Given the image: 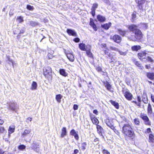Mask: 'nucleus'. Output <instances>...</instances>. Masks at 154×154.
Segmentation results:
<instances>
[{
  "label": "nucleus",
  "instance_id": "obj_50",
  "mask_svg": "<svg viewBox=\"0 0 154 154\" xmlns=\"http://www.w3.org/2000/svg\"><path fill=\"white\" fill-rule=\"evenodd\" d=\"M48 56L49 59H51L53 57V56L50 53H48Z\"/></svg>",
  "mask_w": 154,
  "mask_h": 154
},
{
  "label": "nucleus",
  "instance_id": "obj_7",
  "mask_svg": "<svg viewBox=\"0 0 154 154\" xmlns=\"http://www.w3.org/2000/svg\"><path fill=\"white\" fill-rule=\"evenodd\" d=\"M112 38L114 42L118 43L120 42L122 40L121 37L117 35H115L113 36Z\"/></svg>",
  "mask_w": 154,
  "mask_h": 154
},
{
  "label": "nucleus",
  "instance_id": "obj_4",
  "mask_svg": "<svg viewBox=\"0 0 154 154\" xmlns=\"http://www.w3.org/2000/svg\"><path fill=\"white\" fill-rule=\"evenodd\" d=\"M68 59L72 62H73L74 60V55L73 54L72 52H70L69 51H66L65 52Z\"/></svg>",
  "mask_w": 154,
  "mask_h": 154
},
{
  "label": "nucleus",
  "instance_id": "obj_6",
  "mask_svg": "<svg viewBox=\"0 0 154 154\" xmlns=\"http://www.w3.org/2000/svg\"><path fill=\"white\" fill-rule=\"evenodd\" d=\"M9 109L13 111L16 112L17 109V104L16 103H11L9 104Z\"/></svg>",
  "mask_w": 154,
  "mask_h": 154
},
{
  "label": "nucleus",
  "instance_id": "obj_62",
  "mask_svg": "<svg viewBox=\"0 0 154 154\" xmlns=\"http://www.w3.org/2000/svg\"><path fill=\"white\" fill-rule=\"evenodd\" d=\"M151 131V130L150 128H148L146 130V132L148 133H149Z\"/></svg>",
  "mask_w": 154,
  "mask_h": 154
},
{
  "label": "nucleus",
  "instance_id": "obj_64",
  "mask_svg": "<svg viewBox=\"0 0 154 154\" xmlns=\"http://www.w3.org/2000/svg\"><path fill=\"white\" fill-rule=\"evenodd\" d=\"M151 98L152 101L154 103V96H153L152 95L151 96Z\"/></svg>",
  "mask_w": 154,
  "mask_h": 154
},
{
  "label": "nucleus",
  "instance_id": "obj_13",
  "mask_svg": "<svg viewBox=\"0 0 154 154\" xmlns=\"http://www.w3.org/2000/svg\"><path fill=\"white\" fill-rule=\"evenodd\" d=\"M97 131L98 134L102 136L103 137V136L102 135V133H103V130L102 127L100 126V125H97Z\"/></svg>",
  "mask_w": 154,
  "mask_h": 154
},
{
  "label": "nucleus",
  "instance_id": "obj_47",
  "mask_svg": "<svg viewBox=\"0 0 154 154\" xmlns=\"http://www.w3.org/2000/svg\"><path fill=\"white\" fill-rule=\"evenodd\" d=\"M27 8L28 9L30 10H32L33 9V7L29 5H27Z\"/></svg>",
  "mask_w": 154,
  "mask_h": 154
},
{
  "label": "nucleus",
  "instance_id": "obj_16",
  "mask_svg": "<svg viewBox=\"0 0 154 154\" xmlns=\"http://www.w3.org/2000/svg\"><path fill=\"white\" fill-rule=\"evenodd\" d=\"M97 18L98 21L100 22H103L105 21L106 20L105 17L104 16L100 15H97Z\"/></svg>",
  "mask_w": 154,
  "mask_h": 154
},
{
  "label": "nucleus",
  "instance_id": "obj_10",
  "mask_svg": "<svg viewBox=\"0 0 154 154\" xmlns=\"http://www.w3.org/2000/svg\"><path fill=\"white\" fill-rule=\"evenodd\" d=\"M124 96L125 98L128 100H131L133 97L132 94L128 91H126L125 92Z\"/></svg>",
  "mask_w": 154,
  "mask_h": 154
},
{
  "label": "nucleus",
  "instance_id": "obj_45",
  "mask_svg": "<svg viewBox=\"0 0 154 154\" xmlns=\"http://www.w3.org/2000/svg\"><path fill=\"white\" fill-rule=\"evenodd\" d=\"M5 131V129L4 127L0 126V134L3 133Z\"/></svg>",
  "mask_w": 154,
  "mask_h": 154
},
{
  "label": "nucleus",
  "instance_id": "obj_2",
  "mask_svg": "<svg viewBox=\"0 0 154 154\" xmlns=\"http://www.w3.org/2000/svg\"><path fill=\"white\" fill-rule=\"evenodd\" d=\"M128 28L130 31L132 32L134 34H136L138 38L140 33H142L141 31L137 29V26L134 24L128 26Z\"/></svg>",
  "mask_w": 154,
  "mask_h": 154
},
{
  "label": "nucleus",
  "instance_id": "obj_5",
  "mask_svg": "<svg viewBox=\"0 0 154 154\" xmlns=\"http://www.w3.org/2000/svg\"><path fill=\"white\" fill-rule=\"evenodd\" d=\"M140 116L141 118L144 121L146 125H150V123L149 121V119L146 114H141Z\"/></svg>",
  "mask_w": 154,
  "mask_h": 154
},
{
  "label": "nucleus",
  "instance_id": "obj_35",
  "mask_svg": "<svg viewBox=\"0 0 154 154\" xmlns=\"http://www.w3.org/2000/svg\"><path fill=\"white\" fill-rule=\"evenodd\" d=\"M87 143L86 142H84L82 144V150H84L86 148Z\"/></svg>",
  "mask_w": 154,
  "mask_h": 154
},
{
  "label": "nucleus",
  "instance_id": "obj_28",
  "mask_svg": "<svg viewBox=\"0 0 154 154\" xmlns=\"http://www.w3.org/2000/svg\"><path fill=\"white\" fill-rule=\"evenodd\" d=\"M85 45L83 43H80L79 45L80 49L83 51H85L86 50Z\"/></svg>",
  "mask_w": 154,
  "mask_h": 154
},
{
  "label": "nucleus",
  "instance_id": "obj_39",
  "mask_svg": "<svg viewBox=\"0 0 154 154\" xmlns=\"http://www.w3.org/2000/svg\"><path fill=\"white\" fill-rule=\"evenodd\" d=\"M86 53L88 57H92V54L91 52V51H86Z\"/></svg>",
  "mask_w": 154,
  "mask_h": 154
},
{
  "label": "nucleus",
  "instance_id": "obj_60",
  "mask_svg": "<svg viewBox=\"0 0 154 154\" xmlns=\"http://www.w3.org/2000/svg\"><path fill=\"white\" fill-rule=\"evenodd\" d=\"M79 151L77 149H75L74 150V152L75 154H77L78 153Z\"/></svg>",
  "mask_w": 154,
  "mask_h": 154
},
{
  "label": "nucleus",
  "instance_id": "obj_54",
  "mask_svg": "<svg viewBox=\"0 0 154 154\" xmlns=\"http://www.w3.org/2000/svg\"><path fill=\"white\" fill-rule=\"evenodd\" d=\"M78 106L77 105L75 104L73 106V109L74 110H77L78 109Z\"/></svg>",
  "mask_w": 154,
  "mask_h": 154
},
{
  "label": "nucleus",
  "instance_id": "obj_3",
  "mask_svg": "<svg viewBox=\"0 0 154 154\" xmlns=\"http://www.w3.org/2000/svg\"><path fill=\"white\" fill-rule=\"evenodd\" d=\"M127 37L128 39L130 40L135 41L138 40H139L142 38V33H140V34L139 35V37L138 38L135 34H134V35H131L130 36L128 35Z\"/></svg>",
  "mask_w": 154,
  "mask_h": 154
},
{
  "label": "nucleus",
  "instance_id": "obj_23",
  "mask_svg": "<svg viewBox=\"0 0 154 154\" xmlns=\"http://www.w3.org/2000/svg\"><path fill=\"white\" fill-rule=\"evenodd\" d=\"M37 85L36 82H33L32 84L31 89L32 90H35L37 89Z\"/></svg>",
  "mask_w": 154,
  "mask_h": 154
},
{
  "label": "nucleus",
  "instance_id": "obj_15",
  "mask_svg": "<svg viewBox=\"0 0 154 154\" xmlns=\"http://www.w3.org/2000/svg\"><path fill=\"white\" fill-rule=\"evenodd\" d=\"M137 3L138 4V6L139 8L140 9H142L143 7L142 5L145 2L144 0H136Z\"/></svg>",
  "mask_w": 154,
  "mask_h": 154
},
{
  "label": "nucleus",
  "instance_id": "obj_32",
  "mask_svg": "<svg viewBox=\"0 0 154 154\" xmlns=\"http://www.w3.org/2000/svg\"><path fill=\"white\" fill-rule=\"evenodd\" d=\"M111 103L112 105L114 106L116 109H118L119 108V104L118 103H117L115 101H113L112 100L111 101Z\"/></svg>",
  "mask_w": 154,
  "mask_h": 154
},
{
  "label": "nucleus",
  "instance_id": "obj_17",
  "mask_svg": "<svg viewBox=\"0 0 154 154\" xmlns=\"http://www.w3.org/2000/svg\"><path fill=\"white\" fill-rule=\"evenodd\" d=\"M15 128V127L13 125H12L9 127L8 129V136L9 137L10 136V134L14 132Z\"/></svg>",
  "mask_w": 154,
  "mask_h": 154
},
{
  "label": "nucleus",
  "instance_id": "obj_21",
  "mask_svg": "<svg viewBox=\"0 0 154 154\" xmlns=\"http://www.w3.org/2000/svg\"><path fill=\"white\" fill-rule=\"evenodd\" d=\"M111 25V23H105L103 25H101V27L104 29L107 30L110 27Z\"/></svg>",
  "mask_w": 154,
  "mask_h": 154
},
{
  "label": "nucleus",
  "instance_id": "obj_18",
  "mask_svg": "<svg viewBox=\"0 0 154 154\" xmlns=\"http://www.w3.org/2000/svg\"><path fill=\"white\" fill-rule=\"evenodd\" d=\"M67 131L65 127H63L61 130V137H63L67 135Z\"/></svg>",
  "mask_w": 154,
  "mask_h": 154
},
{
  "label": "nucleus",
  "instance_id": "obj_9",
  "mask_svg": "<svg viewBox=\"0 0 154 154\" xmlns=\"http://www.w3.org/2000/svg\"><path fill=\"white\" fill-rule=\"evenodd\" d=\"M66 32L69 35H72L74 36H77V33L74 30L67 29Z\"/></svg>",
  "mask_w": 154,
  "mask_h": 154
},
{
  "label": "nucleus",
  "instance_id": "obj_14",
  "mask_svg": "<svg viewBox=\"0 0 154 154\" xmlns=\"http://www.w3.org/2000/svg\"><path fill=\"white\" fill-rule=\"evenodd\" d=\"M70 134L71 135L74 136L76 140H78L79 139L78 135L77 133H76L75 130H72L70 131Z\"/></svg>",
  "mask_w": 154,
  "mask_h": 154
},
{
  "label": "nucleus",
  "instance_id": "obj_12",
  "mask_svg": "<svg viewBox=\"0 0 154 154\" xmlns=\"http://www.w3.org/2000/svg\"><path fill=\"white\" fill-rule=\"evenodd\" d=\"M52 70L51 68L48 67H46L45 69L43 70V74L45 75H47L48 74H49L51 72Z\"/></svg>",
  "mask_w": 154,
  "mask_h": 154
},
{
  "label": "nucleus",
  "instance_id": "obj_34",
  "mask_svg": "<svg viewBox=\"0 0 154 154\" xmlns=\"http://www.w3.org/2000/svg\"><path fill=\"white\" fill-rule=\"evenodd\" d=\"M143 101L145 103H147L148 100L147 97L145 95H143Z\"/></svg>",
  "mask_w": 154,
  "mask_h": 154
},
{
  "label": "nucleus",
  "instance_id": "obj_42",
  "mask_svg": "<svg viewBox=\"0 0 154 154\" xmlns=\"http://www.w3.org/2000/svg\"><path fill=\"white\" fill-rule=\"evenodd\" d=\"M109 48L110 49H111L112 50H114V51H119V49L118 48H116L114 47H112V46H110L109 47Z\"/></svg>",
  "mask_w": 154,
  "mask_h": 154
},
{
  "label": "nucleus",
  "instance_id": "obj_58",
  "mask_svg": "<svg viewBox=\"0 0 154 154\" xmlns=\"http://www.w3.org/2000/svg\"><path fill=\"white\" fill-rule=\"evenodd\" d=\"M93 112L94 113L97 115L98 114V111L97 110L94 109L93 110Z\"/></svg>",
  "mask_w": 154,
  "mask_h": 154
},
{
  "label": "nucleus",
  "instance_id": "obj_36",
  "mask_svg": "<svg viewBox=\"0 0 154 154\" xmlns=\"http://www.w3.org/2000/svg\"><path fill=\"white\" fill-rule=\"evenodd\" d=\"M141 27L142 28L144 29H146L148 28V26L147 24L146 23H143L142 24Z\"/></svg>",
  "mask_w": 154,
  "mask_h": 154
},
{
  "label": "nucleus",
  "instance_id": "obj_57",
  "mask_svg": "<svg viewBox=\"0 0 154 154\" xmlns=\"http://www.w3.org/2000/svg\"><path fill=\"white\" fill-rule=\"evenodd\" d=\"M102 48L104 47L105 48L104 49H108L107 48L106 46V44H102Z\"/></svg>",
  "mask_w": 154,
  "mask_h": 154
},
{
  "label": "nucleus",
  "instance_id": "obj_38",
  "mask_svg": "<svg viewBox=\"0 0 154 154\" xmlns=\"http://www.w3.org/2000/svg\"><path fill=\"white\" fill-rule=\"evenodd\" d=\"M118 51L119 52V53L121 55H122L125 56L127 54V52H124L122 51H120L119 49V51Z\"/></svg>",
  "mask_w": 154,
  "mask_h": 154
},
{
  "label": "nucleus",
  "instance_id": "obj_61",
  "mask_svg": "<svg viewBox=\"0 0 154 154\" xmlns=\"http://www.w3.org/2000/svg\"><path fill=\"white\" fill-rule=\"evenodd\" d=\"M137 100L139 102H141V98L139 96H138L137 97Z\"/></svg>",
  "mask_w": 154,
  "mask_h": 154
},
{
  "label": "nucleus",
  "instance_id": "obj_19",
  "mask_svg": "<svg viewBox=\"0 0 154 154\" xmlns=\"http://www.w3.org/2000/svg\"><path fill=\"white\" fill-rule=\"evenodd\" d=\"M146 54L144 52L139 53L138 54V57L140 59H144Z\"/></svg>",
  "mask_w": 154,
  "mask_h": 154
},
{
  "label": "nucleus",
  "instance_id": "obj_29",
  "mask_svg": "<svg viewBox=\"0 0 154 154\" xmlns=\"http://www.w3.org/2000/svg\"><path fill=\"white\" fill-rule=\"evenodd\" d=\"M106 87L108 90L111 92L113 91V89L112 88L111 85L107 83L106 85Z\"/></svg>",
  "mask_w": 154,
  "mask_h": 154
},
{
  "label": "nucleus",
  "instance_id": "obj_46",
  "mask_svg": "<svg viewBox=\"0 0 154 154\" xmlns=\"http://www.w3.org/2000/svg\"><path fill=\"white\" fill-rule=\"evenodd\" d=\"M102 152L103 154H110V153L107 150L103 149Z\"/></svg>",
  "mask_w": 154,
  "mask_h": 154
},
{
  "label": "nucleus",
  "instance_id": "obj_51",
  "mask_svg": "<svg viewBox=\"0 0 154 154\" xmlns=\"http://www.w3.org/2000/svg\"><path fill=\"white\" fill-rule=\"evenodd\" d=\"M80 39L78 38H75L73 39V41L76 42H79L80 41Z\"/></svg>",
  "mask_w": 154,
  "mask_h": 154
},
{
  "label": "nucleus",
  "instance_id": "obj_37",
  "mask_svg": "<svg viewBox=\"0 0 154 154\" xmlns=\"http://www.w3.org/2000/svg\"><path fill=\"white\" fill-rule=\"evenodd\" d=\"M134 123L136 125H139L140 123V122L139 119L138 118H136L134 119Z\"/></svg>",
  "mask_w": 154,
  "mask_h": 154
},
{
  "label": "nucleus",
  "instance_id": "obj_41",
  "mask_svg": "<svg viewBox=\"0 0 154 154\" xmlns=\"http://www.w3.org/2000/svg\"><path fill=\"white\" fill-rule=\"evenodd\" d=\"M31 25L32 26H35L38 25V23L35 21H31L30 22Z\"/></svg>",
  "mask_w": 154,
  "mask_h": 154
},
{
  "label": "nucleus",
  "instance_id": "obj_33",
  "mask_svg": "<svg viewBox=\"0 0 154 154\" xmlns=\"http://www.w3.org/2000/svg\"><path fill=\"white\" fill-rule=\"evenodd\" d=\"M149 142H154V136L152 134H149Z\"/></svg>",
  "mask_w": 154,
  "mask_h": 154
},
{
  "label": "nucleus",
  "instance_id": "obj_59",
  "mask_svg": "<svg viewBox=\"0 0 154 154\" xmlns=\"http://www.w3.org/2000/svg\"><path fill=\"white\" fill-rule=\"evenodd\" d=\"M135 64L137 66H140V64L138 61H136L135 62Z\"/></svg>",
  "mask_w": 154,
  "mask_h": 154
},
{
  "label": "nucleus",
  "instance_id": "obj_43",
  "mask_svg": "<svg viewBox=\"0 0 154 154\" xmlns=\"http://www.w3.org/2000/svg\"><path fill=\"white\" fill-rule=\"evenodd\" d=\"M86 47V50L85 51H91V46L89 45H87L86 46H85Z\"/></svg>",
  "mask_w": 154,
  "mask_h": 154
},
{
  "label": "nucleus",
  "instance_id": "obj_31",
  "mask_svg": "<svg viewBox=\"0 0 154 154\" xmlns=\"http://www.w3.org/2000/svg\"><path fill=\"white\" fill-rule=\"evenodd\" d=\"M16 20L19 23H21L23 21V17L21 16L18 17L17 18Z\"/></svg>",
  "mask_w": 154,
  "mask_h": 154
},
{
  "label": "nucleus",
  "instance_id": "obj_30",
  "mask_svg": "<svg viewBox=\"0 0 154 154\" xmlns=\"http://www.w3.org/2000/svg\"><path fill=\"white\" fill-rule=\"evenodd\" d=\"M147 111L150 114H151L152 112V106L151 104L150 103H149L148 105Z\"/></svg>",
  "mask_w": 154,
  "mask_h": 154
},
{
  "label": "nucleus",
  "instance_id": "obj_1",
  "mask_svg": "<svg viewBox=\"0 0 154 154\" xmlns=\"http://www.w3.org/2000/svg\"><path fill=\"white\" fill-rule=\"evenodd\" d=\"M122 132L126 135L131 137L134 134L131 126L128 124H124L122 128Z\"/></svg>",
  "mask_w": 154,
  "mask_h": 154
},
{
  "label": "nucleus",
  "instance_id": "obj_40",
  "mask_svg": "<svg viewBox=\"0 0 154 154\" xmlns=\"http://www.w3.org/2000/svg\"><path fill=\"white\" fill-rule=\"evenodd\" d=\"M98 6V5L97 4L95 3L93 4V6L92 7L91 9L93 10H95L97 8Z\"/></svg>",
  "mask_w": 154,
  "mask_h": 154
},
{
  "label": "nucleus",
  "instance_id": "obj_53",
  "mask_svg": "<svg viewBox=\"0 0 154 154\" xmlns=\"http://www.w3.org/2000/svg\"><path fill=\"white\" fill-rule=\"evenodd\" d=\"M103 1L106 4L110 5V2L109 0H103Z\"/></svg>",
  "mask_w": 154,
  "mask_h": 154
},
{
  "label": "nucleus",
  "instance_id": "obj_11",
  "mask_svg": "<svg viewBox=\"0 0 154 154\" xmlns=\"http://www.w3.org/2000/svg\"><path fill=\"white\" fill-rule=\"evenodd\" d=\"M31 131V129L29 128L25 129L23 132L21 133V136L23 137L26 136L28 134L30 133Z\"/></svg>",
  "mask_w": 154,
  "mask_h": 154
},
{
  "label": "nucleus",
  "instance_id": "obj_63",
  "mask_svg": "<svg viewBox=\"0 0 154 154\" xmlns=\"http://www.w3.org/2000/svg\"><path fill=\"white\" fill-rule=\"evenodd\" d=\"M109 127L112 129L114 131H115V128L114 126L112 125L111 126Z\"/></svg>",
  "mask_w": 154,
  "mask_h": 154
},
{
  "label": "nucleus",
  "instance_id": "obj_22",
  "mask_svg": "<svg viewBox=\"0 0 154 154\" xmlns=\"http://www.w3.org/2000/svg\"><path fill=\"white\" fill-rule=\"evenodd\" d=\"M146 75L147 77L150 79L153 80L154 79V73H147Z\"/></svg>",
  "mask_w": 154,
  "mask_h": 154
},
{
  "label": "nucleus",
  "instance_id": "obj_55",
  "mask_svg": "<svg viewBox=\"0 0 154 154\" xmlns=\"http://www.w3.org/2000/svg\"><path fill=\"white\" fill-rule=\"evenodd\" d=\"M8 60L9 61L11 62V63H12V65H13V66L14 67V64L13 61L11 59H10V57H8Z\"/></svg>",
  "mask_w": 154,
  "mask_h": 154
},
{
  "label": "nucleus",
  "instance_id": "obj_56",
  "mask_svg": "<svg viewBox=\"0 0 154 154\" xmlns=\"http://www.w3.org/2000/svg\"><path fill=\"white\" fill-rule=\"evenodd\" d=\"M96 70L98 72H100L101 71L102 69L100 67H98L96 68Z\"/></svg>",
  "mask_w": 154,
  "mask_h": 154
},
{
  "label": "nucleus",
  "instance_id": "obj_24",
  "mask_svg": "<svg viewBox=\"0 0 154 154\" xmlns=\"http://www.w3.org/2000/svg\"><path fill=\"white\" fill-rule=\"evenodd\" d=\"M91 119L94 124L97 125L99 121L96 118L93 117L92 116H91Z\"/></svg>",
  "mask_w": 154,
  "mask_h": 154
},
{
  "label": "nucleus",
  "instance_id": "obj_20",
  "mask_svg": "<svg viewBox=\"0 0 154 154\" xmlns=\"http://www.w3.org/2000/svg\"><path fill=\"white\" fill-rule=\"evenodd\" d=\"M90 25L93 28L94 30L95 31L97 30V27L96 25L95 24L93 20L91 19L90 22Z\"/></svg>",
  "mask_w": 154,
  "mask_h": 154
},
{
  "label": "nucleus",
  "instance_id": "obj_26",
  "mask_svg": "<svg viewBox=\"0 0 154 154\" xmlns=\"http://www.w3.org/2000/svg\"><path fill=\"white\" fill-rule=\"evenodd\" d=\"M60 75L64 76H66L68 75L67 73L65 72V70L63 69L60 70Z\"/></svg>",
  "mask_w": 154,
  "mask_h": 154
},
{
  "label": "nucleus",
  "instance_id": "obj_48",
  "mask_svg": "<svg viewBox=\"0 0 154 154\" xmlns=\"http://www.w3.org/2000/svg\"><path fill=\"white\" fill-rule=\"evenodd\" d=\"M146 59L148 61L151 62H153V60L150 57H147Z\"/></svg>",
  "mask_w": 154,
  "mask_h": 154
},
{
  "label": "nucleus",
  "instance_id": "obj_25",
  "mask_svg": "<svg viewBox=\"0 0 154 154\" xmlns=\"http://www.w3.org/2000/svg\"><path fill=\"white\" fill-rule=\"evenodd\" d=\"M141 47L139 45H134L131 47V49L133 51H137L140 49Z\"/></svg>",
  "mask_w": 154,
  "mask_h": 154
},
{
  "label": "nucleus",
  "instance_id": "obj_52",
  "mask_svg": "<svg viewBox=\"0 0 154 154\" xmlns=\"http://www.w3.org/2000/svg\"><path fill=\"white\" fill-rule=\"evenodd\" d=\"M91 13L92 14V16H94L95 15V11L96 10H93L92 9H91Z\"/></svg>",
  "mask_w": 154,
  "mask_h": 154
},
{
  "label": "nucleus",
  "instance_id": "obj_8",
  "mask_svg": "<svg viewBox=\"0 0 154 154\" xmlns=\"http://www.w3.org/2000/svg\"><path fill=\"white\" fill-rule=\"evenodd\" d=\"M118 31L119 33L123 36H126L127 37L128 35V33L129 32L128 31L122 30L120 29H118Z\"/></svg>",
  "mask_w": 154,
  "mask_h": 154
},
{
  "label": "nucleus",
  "instance_id": "obj_27",
  "mask_svg": "<svg viewBox=\"0 0 154 154\" xmlns=\"http://www.w3.org/2000/svg\"><path fill=\"white\" fill-rule=\"evenodd\" d=\"M62 97L63 96L61 94H57L56 95V100L58 103H60L61 101V99Z\"/></svg>",
  "mask_w": 154,
  "mask_h": 154
},
{
  "label": "nucleus",
  "instance_id": "obj_44",
  "mask_svg": "<svg viewBox=\"0 0 154 154\" xmlns=\"http://www.w3.org/2000/svg\"><path fill=\"white\" fill-rule=\"evenodd\" d=\"M26 146L24 145H21L19 146L18 149H20L22 150L25 148Z\"/></svg>",
  "mask_w": 154,
  "mask_h": 154
},
{
  "label": "nucleus",
  "instance_id": "obj_49",
  "mask_svg": "<svg viewBox=\"0 0 154 154\" xmlns=\"http://www.w3.org/2000/svg\"><path fill=\"white\" fill-rule=\"evenodd\" d=\"M104 53L105 54H106V55H109V57H110V56H109V54L110 53H109L108 50H106V49H104Z\"/></svg>",
  "mask_w": 154,
  "mask_h": 154
}]
</instances>
